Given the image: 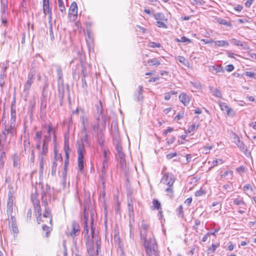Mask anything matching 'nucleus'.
I'll return each mask as SVG.
<instances>
[{
    "mask_svg": "<svg viewBox=\"0 0 256 256\" xmlns=\"http://www.w3.org/2000/svg\"><path fill=\"white\" fill-rule=\"evenodd\" d=\"M148 230H140L142 240H144V246L148 256H159L158 247L155 240L152 238H148Z\"/></svg>",
    "mask_w": 256,
    "mask_h": 256,
    "instance_id": "f257e3e1",
    "label": "nucleus"
},
{
    "mask_svg": "<svg viewBox=\"0 0 256 256\" xmlns=\"http://www.w3.org/2000/svg\"><path fill=\"white\" fill-rule=\"evenodd\" d=\"M84 233L85 236H86L87 237V241L86 242L87 251L90 256H96V252H95L94 246L90 242L95 237L94 230L92 226L93 222L92 220L91 232L90 234H88V216L86 215V214H84Z\"/></svg>",
    "mask_w": 256,
    "mask_h": 256,
    "instance_id": "f03ea898",
    "label": "nucleus"
},
{
    "mask_svg": "<svg viewBox=\"0 0 256 256\" xmlns=\"http://www.w3.org/2000/svg\"><path fill=\"white\" fill-rule=\"evenodd\" d=\"M100 109L98 107V113L100 112V114L92 125L93 130L96 132H102L105 128L106 124V118L102 113L101 102H100Z\"/></svg>",
    "mask_w": 256,
    "mask_h": 256,
    "instance_id": "7ed1b4c3",
    "label": "nucleus"
},
{
    "mask_svg": "<svg viewBox=\"0 0 256 256\" xmlns=\"http://www.w3.org/2000/svg\"><path fill=\"white\" fill-rule=\"evenodd\" d=\"M52 124H50L48 126V134L44 136V138L42 142V150L40 152V156H42L46 155L48 152V144L50 140V134L52 131Z\"/></svg>",
    "mask_w": 256,
    "mask_h": 256,
    "instance_id": "20e7f679",
    "label": "nucleus"
},
{
    "mask_svg": "<svg viewBox=\"0 0 256 256\" xmlns=\"http://www.w3.org/2000/svg\"><path fill=\"white\" fill-rule=\"evenodd\" d=\"M104 155V160L102 161V168L101 170V178L102 179L104 177L105 174L106 172V169L108 166V154L110 152L108 150H107L105 148L102 149Z\"/></svg>",
    "mask_w": 256,
    "mask_h": 256,
    "instance_id": "39448f33",
    "label": "nucleus"
},
{
    "mask_svg": "<svg viewBox=\"0 0 256 256\" xmlns=\"http://www.w3.org/2000/svg\"><path fill=\"white\" fill-rule=\"evenodd\" d=\"M85 151V149L80 146L78 148V166L80 170L82 172L84 170V153Z\"/></svg>",
    "mask_w": 256,
    "mask_h": 256,
    "instance_id": "423d86ee",
    "label": "nucleus"
},
{
    "mask_svg": "<svg viewBox=\"0 0 256 256\" xmlns=\"http://www.w3.org/2000/svg\"><path fill=\"white\" fill-rule=\"evenodd\" d=\"M174 181L175 178L174 175L169 172H166L162 177L160 182L167 186H170V185L174 184Z\"/></svg>",
    "mask_w": 256,
    "mask_h": 256,
    "instance_id": "0eeeda50",
    "label": "nucleus"
},
{
    "mask_svg": "<svg viewBox=\"0 0 256 256\" xmlns=\"http://www.w3.org/2000/svg\"><path fill=\"white\" fill-rule=\"evenodd\" d=\"M80 232L79 224L76 221H73L70 228L68 235L74 239V237L79 234Z\"/></svg>",
    "mask_w": 256,
    "mask_h": 256,
    "instance_id": "6e6552de",
    "label": "nucleus"
},
{
    "mask_svg": "<svg viewBox=\"0 0 256 256\" xmlns=\"http://www.w3.org/2000/svg\"><path fill=\"white\" fill-rule=\"evenodd\" d=\"M35 75L34 71H30L28 74V80L24 86V92H28L30 90L31 86L34 82V79Z\"/></svg>",
    "mask_w": 256,
    "mask_h": 256,
    "instance_id": "1a4fd4ad",
    "label": "nucleus"
},
{
    "mask_svg": "<svg viewBox=\"0 0 256 256\" xmlns=\"http://www.w3.org/2000/svg\"><path fill=\"white\" fill-rule=\"evenodd\" d=\"M15 132V128L10 127V126L8 128H6L4 130L3 134L6 138V144H8L10 142V138L14 136Z\"/></svg>",
    "mask_w": 256,
    "mask_h": 256,
    "instance_id": "9d476101",
    "label": "nucleus"
},
{
    "mask_svg": "<svg viewBox=\"0 0 256 256\" xmlns=\"http://www.w3.org/2000/svg\"><path fill=\"white\" fill-rule=\"evenodd\" d=\"M43 11L45 15L48 14L50 20L52 19V10L50 8L49 0H42Z\"/></svg>",
    "mask_w": 256,
    "mask_h": 256,
    "instance_id": "9b49d317",
    "label": "nucleus"
},
{
    "mask_svg": "<svg viewBox=\"0 0 256 256\" xmlns=\"http://www.w3.org/2000/svg\"><path fill=\"white\" fill-rule=\"evenodd\" d=\"M82 132L84 133V136L81 138L80 141L78 142V146H82L84 148L85 146H90V142L88 139V135L87 134V130L86 131H83Z\"/></svg>",
    "mask_w": 256,
    "mask_h": 256,
    "instance_id": "f8f14e48",
    "label": "nucleus"
},
{
    "mask_svg": "<svg viewBox=\"0 0 256 256\" xmlns=\"http://www.w3.org/2000/svg\"><path fill=\"white\" fill-rule=\"evenodd\" d=\"M219 105L222 110H226L227 115L230 116H234V112L232 109L229 108L226 103L220 102Z\"/></svg>",
    "mask_w": 256,
    "mask_h": 256,
    "instance_id": "ddd939ff",
    "label": "nucleus"
},
{
    "mask_svg": "<svg viewBox=\"0 0 256 256\" xmlns=\"http://www.w3.org/2000/svg\"><path fill=\"white\" fill-rule=\"evenodd\" d=\"M54 67L56 68V72L58 78V82L59 83L60 82L63 84V74L62 66L59 64H56L54 65Z\"/></svg>",
    "mask_w": 256,
    "mask_h": 256,
    "instance_id": "4468645a",
    "label": "nucleus"
},
{
    "mask_svg": "<svg viewBox=\"0 0 256 256\" xmlns=\"http://www.w3.org/2000/svg\"><path fill=\"white\" fill-rule=\"evenodd\" d=\"M179 99L184 106H188L190 100L189 96L184 93L179 96Z\"/></svg>",
    "mask_w": 256,
    "mask_h": 256,
    "instance_id": "2eb2a0df",
    "label": "nucleus"
},
{
    "mask_svg": "<svg viewBox=\"0 0 256 256\" xmlns=\"http://www.w3.org/2000/svg\"><path fill=\"white\" fill-rule=\"evenodd\" d=\"M238 143L236 142V144L240 148V149L244 152H246L248 150L246 146L244 144L243 142L241 141L238 136L235 138Z\"/></svg>",
    "mask_w": 256,
    "mask_h": 256,
    "instance_id": "dca6fc26",
    "label": "nucleus"
},
{
    "mask_svg": "<svg viewBox=\"0 0 256 256\" xmlns=\"http://www.w3.org/2000/svg\"><path fill=\"white\" fill-rule=\"evenodd\" d=\"M165 192L166 195L168 196L170 199H172L174 197V190L173 185L168 186L166 188Z\"/></svg>",
    "mask_w": 256,
    "mask_h": 256,
    "instance_id": "f3484780",
    "label": "nucleus"
},
{
    "mask_svg": "<svg viewBox=\"0 0 256 256\" xmlns=\"http://www.w3.org/2000/svg\"><path fill=\"white\" fill-rule=\"evenodd\" d=\"M46 98L45 96L41 98L40 100V112L42 114L46 113Z\"/></svg>",
    "mask_w": 256,
    "mask_h": 256,
    "instance_id": "a211bd4d",
    "label": "nucleus"
},
{
    "mask_svg": "<svg viewBox=\"0 0 256 256\" xmlns=\"http://www.w3.org/2000/svg\"><path fill=\"white\" fill-rule=\"evenodd\" d=\"M69 10V14H70L73 15L74 16L77 15L78 7L77 4L76 2H72L70 6Z\"/></svg>",
    "mask_w": 256,
    "mask_h": 256,
    "instance_id": "6ab92c4d",
    "label": "nucleus"
},
{
    "mask_svg": "<svg viewBox=\"0 0 256 256\" xmlns=\"http://www.w3.org/2000/svg\"><path fill=\"white\" fill-rule=\"evenodd\" d=\"M80 120L82 124V128L83 131H86L87 126L88 124V120L86 116L84 115L82 116L80 118Z\"/></svg>",
    "mask_w": 256,
    "mask_h": 256,
    "instance_id": "aec40b11",
    "label": "nucleus"
},
{
    "mask_svg": "<svg viewBox=\"0 0 256 256\" xmlns=\"http://www.w3.org/2000/svg\"><path fill=\"white\" fill-rule=\"evenodd\" d=\"M42 138V132H37L36 134V138L35 140L37 142L36 144V148L38 149H40V148L41 146L42 142L41 140Z\"/></svg>",
    "mask_w": 256,
    "mask_h": 256,
    "instance_id": "412c9836",
    "label": "nucleus"
},
{
    "mask_svg": "<svg viewBox=\"0 0 256 256\" xmlns=\"http://www.w3.org/2000/svg\"><path fill=\"white\" fill-rule=\"evenodd\" d=\"M16 113V110L12 108L10 114V127L15 128Z\"/></svg>",
    "mask_w": 256,
    "mask_h": 256,
    "instance_id": "4be33fe9",
    "label": "nucleus"
},
{
    "mask_svg": "<svg viewBox=\"0 0 256 256\" xmlns=\"http://www.w3.org/2000/svg\"><path fill=\"white\" fill-rule=\"evenodd\" d=\"M98 140L99 144L102 147V149L104 148V142H105L104 137L102 132H98Z\"/></svg>",
    "mask_w": 256,
    "mask_h": 256,
    "instance_id": "5701e85b",
    "label": "nucleus"
},
{
    "mask_svg": "<svg viewBox=\"0 0 256 256\" xmlns=\"http://www.w3.org/2000/svg\"><path fill=\"white\" fill-rule=\"evenodd\" d=\"M64 150L66 154V159L64 160V166H68L69 162V147L68 146L65 144L64 147Z\"/></svg>",
    "mask_w": 256,
    "mask_h": 256,
    "instance_id": "b1692460",
    "label": "nucleus"
},
{
    "mask_svg": "<svg viewBox=\"0 0 256 256\" xmlns=\"http://www.w3.org/2000/svg\"><path fill=\"white\" fill-rule=\"evenodd\" d=\"M143 92L142 86H139L138 90L136 92L135 94L136 96V99L137 100H142V93Z\"/></svg>",
    "mask_w": 256,
    "mask_h": 256,
    "instance_id": "393cba45",
    "label": "nucleus"
},
{
    "mask_svg": "<svg viewBox=\"0 0 256 256\" xmlns=\"http://www.w3.org/2000/svg\"><path fill=\"white\" fill-rule=\"evenodd\" d=\"M24 148L26 153L30 152L32 150L30 140L26 138L24 141Z\"/></svg>",
    "mask_w": 256,
    "mask_h": 256,
    "instance_id": "a878e982",
    "label": "nucleus"
},
{
    "mask_svg": "<svg viewBox=\"0 0 256 256\" xmlns=\"http://www.w3.org/2000/svg\"><path fill=\"white\" fill-rule=\"evenodd\" d=\"M210 91L211 94L213 96H214L216 97H218V98L222 97L221 92L217 88H210Z\"/></svg>",
    "mask_w": 256,
    "mask_h": 256,
    "instance_id": "bb28decb",
    "label": "nucleus"
},
{
    "mask_svg": "<svg viewBox=\"0 0 256 256\" xmlns=\"http://www.w3.org/2000/svg\"><path fill=\"white\" fill-rule=\"evenodd\" d=\"M54 162H56V163L57 164L58 162L60 163H62V158L60 154H58L57 150L54 149Z\"/></svg>",
    "mask_w": 256,
    "mask_h": 256,
    "instance_id": "cd10ccee",
    "label": "nucleus"
},
{
    "mask_svg": "<svg viewBox=\"0 0 256 256\" xmlns=\"http://www.w3.org/2000/svg\"><path fill=\"white\" fill-rule=\"evenodd\" d=\"M216 46H218L227 47L229 46V44L226 40H217L214 42Z\"/></svg>",
    "mask_w": 256,
    "mask_h": 256,
    "instance_id": "c85d7f7f",
    "label": "nucleus"
},
{
    "mask_svg": "<svg viewBox=\"0 0 256 256\" xmlns=\"http://www.w3.org/2000/svg\"><path fill=\"white\" fill-rule=\"evenodd\" d=\"M228 176H230V180H232L233 176V172L232 171H226L223 174L220 175V178L223 180L226 178Z\"/></svg>",
    "mask_w": 256,
    "mask_h": 256,
    "instance_id": "c756f323",
    "label": "nucleus"
},
{
    "mask_svg": "<svg viewBox=\"0 0 256 256\" xmlns=\"http://www.w3.org/2000/svg\"><path fill=\"white\" fill-rule=\"evenodd\" d=\"M210 70L212 72H215L216 73L223 72L222 68L220 66H212L210 68Z\"/></svg>",
    "mask_w": 256,
    "mask_h": 256,
    "instance_id": "7c9ffc66",
    "label": "nucleus"
},
{
    "mask_svg": "<svg viewBox=\"0 0 256 256\" xmlns=\"http://www.w3.org/2000/svg\"><path fill=\"white\" fill-rule=\"evenodd\" d=\"M40 159V170L39 172L40 174H43L44 172V157L42 156H39Z\"/></svg>",
    "mask_w": 256,
    "mask_h": 256,
    "instance_id": "2f4dec72",
    "label": "nucleus"
},
{
    "mask_svg": "<svg viewBox=\"0 0 256 256\" xmlns=\"http://www.w3.org/2000/svg\"><path fill=\"white\" fill-rule=\"evenodd\" d=\"M13 164L14 167H16L19 164L20 158L18 154H14L12 157Z\"/></svg>",
    "mask_w": 256,
    "mask_h": 256,
    "instance_id": "473e14b6",
    "label": "nucleus"
},
{
    "mask_svg": "<svg viewBox=\"0 0 256 256\" xmlns=\"http://www.w3.org/2000/svg\"><path fill=\"white\" fill-rule=\"evenodd\" d=\"M217 22H218L220 24H223V25L226 26H231V24L230 22H227L226 20L221 18H218Z\"/></svg>",
    "mask_w": 256,
    "mask_h": 256,
    "instance_id": "72a5a7b5",
    "label": "nucleus"
},
{
    "mask_svg": "<svg viewBox=\"0 0 256 256\" xmlns=\"http://www.w3.org/2000/svg\"><path fill=\"white\" fill-rule=\"evenodd\" d=\"M88 72H87L86 66L82 65L81 70L82 78H86L88 76Z\"/></svg>",
    "mask_w": 256,
    "mask_h": 256,
    "instance_id": "f704fd0d",
    "label": "nucleus"
},
{
    "mask_svg": "<svg viewBox=\"0 0 256 256\" xmlns=\"http://www.w3.org/2000/svg\"><path fill=\"white\" fill-rule=\"evenodd\" d=\"M14 204H7V210L6 212L9 216V215H11L13 212Z\"/></svg>",
    "mask_w": 256,
    "mask_h": 256,
    "instance_id": "c9c22d12",
    "label": "nucleus"
},
{
    "mask_svg": "<svg viewBox=\"0 0 256 256\" xmlns=\"http://www.w3.org/2000/svg\"><path fill=\"white\" fill-rule=\"evenodd\" d=\"M152 204L154 209L158 210L161 209V204L157 200L154 199L152 201Z\"/></svg>",
    "mask_w": 256,
    "mask_h": 256,
    "instance_id": "e433bc0d",
    "label": "nucleus"
},
{
    "mask_svg": "<svg viewBox=\"0 0 256 256\" xmlns=\"http://www.w3.org/2000/svg\"><path fill=\"white\" fill-rule=\"evenodd\" d=\"M8 197L14 196V190L13 186L10 184L8 186Z\"/></svg>",
    "mask_w": 256,
    "mask_h": 256,
    "instance_id": "4c0bfd02",
    "label": "nucleus"
},
{
    "mask_svg": "<svg viewBox=\"0 0 256 256\" xmlns=\"http://www.w3.org/2000/svg\"><path fill=\"white\" fill-rule=\"evenodd\" d=\"M154 18L157 21H162L164 20V16L162 13H157L154 15Z\"/></svg>",
    "mask_w": 256,
    "mask_h": 256,
    "instance_id": "58836bf2",
    "label": "nucleus"
},
{
    "mask_svg": "<svg viewBox=\"0 0 256 256\" xmlns=\"http://www.w3.org/2000/svg\"><path fill=\"white\" fill-rule=\"evenodd\" d=\"M58 7L60 11L62 12H64L66 10V8L62 0H58Z\"/></svg>",
    "mask_w": 256,
    "mask_h": 256,
    "instance_id": "ea45409f",
    "label": "nucleus"
},
{
    "mask_svg": "<svg viewBox=\"0 0 256 256\" xmlns=\"http://www.w3.org/2000/svg\"><path fill=\"white\" fill-rule=\"evenodd\" d=\"M49 33L50 37L51 40L53 41L54 39V34L52 30V24L50 20L49 21Z\"/></svg>",
    "mask_w": 256,
    "mask_h": 256,
    "instance_id": "a19ab883",
    "label": "nucleus"
},
{
    "mask_svg": "<svg viewBox=\"0 0 256 256\" xmlns=\"http://www.w3.org/2000/svg\"><path fill=\"white\" fill-rule=\"evenodd\" d=\"M234 204L236 205H245V202L243 200V199L242 198H234Z\"/></svg>",
    "mask_w": 256,
    "mask_h": 256,
    "instance_id": "79ce46f5",
    "label": "nucleus"
},
{
    "mask_svg": "<svg viewBox=\"0 0 256 256\" xmlns=\"http://www.w3.org/2000/svg\"><path fill=\"white\" fill-rule=\"evenodd\" d=\"M96 256H98L99 254V251L100 250V242L98 240V238H97L96 239Z\"/></svg>",
    "mask_w": 256,
    "mask_h": 256,
    "instance_id": "37998d69",
    "label": "nucleus"
},
{
    "mask_svg": "<svg viewBox=\"0 0 256 256\" xmlns=\"http://www.w3.org/2000/svg\"><path fill=\"white\" fill-rule=\"evenodd\" d=\"M50 186L48 184L46 185V189L44 190V194L42 196H45V197H50Z\"/></svg>",
    "mask_w": 256,
    "mask_h": 256,
    "instance_id": "c03bdc74",
    "label": "nucleus"
},
{
    "mask_svg": "<svg viewBox=\"0 0 256 256\" xmlns=\"http://www.w3.org/2000/svg\"><path fill=\"white\" fill-rule=\"evenodd\" d=\"M34 209L36 212V216H38V217H40L42 213L40 205H36L34 207Z\"/></svg>",
    "mask_w": 256,
    "mask_h": 256,
    "instance_id": "a18cd8bd",
    "label": "nucleus"
},
{
    "mask_svg": "<svg viewBox=\"0 0 256 256\" xmlns=\"http://www.w3.org/2000/svg\"><path fill=\"white\" fill-rule=\"evenodd\" d=\"M128 210L130 213V216L131 217L132 216H134V210L133 205L130 202H128Z\"/></svg>",
    "mask_w": 256,
    "mask_h": 256,
    "instance_id": "49530a36",
    "label": "nucleus"
},
{
    "mask_svg": "<svg viewBox=\"0 0 256 256\" xmlns=\"http://www.w3.org/2000/svg\"><path fill=\"white\" fill-rule=\"evenodd\" d=\"M198 125L195 124H194L192 125H190L188 128V132H189V133H190L192 132H193L194 131H195L196 130L198 129Z\"/></svg>",
    "mask_w": 256,
    "mask_h": 256,
    "instance_id": "de8ad7c7",
    "label": "nucleus"
},
{
    "mask_svg": "<svg viewBox=\"0 0 256 256\" xmlns=\"http://www.w3.org/2000/svg\"><path fill=\"white\" fill-rule=\"evenodd\" d=\"M176 212L178 216L180 218L184 217V211H183V206L182 205H180L178 209L176 210Z\"/></svg>",
    "mask_w": 256,
    "mask_h": 256,
    "instance_id": "09e8293b",
    "label": "nucleus"
},
{
    "mask_svg": "<svg viewBox=\"0 0 256 256\" xmlns=\"http://www.w3.org/2000/svg\"><path fill=\"white\" fill-rule=\"evenodd\" d=\"M58 164L56 163V162H52V170H51V175L54 176H55L56 174V168H57Z\"/></svg>",
    "mask_w": 256,
    "mask_h": 256,
    "instance_id": "8fccbe9b",
    "label": "nucleus"
},
{
    "mask_svg": "<svg viewBox=\"0 0 256 256\" xmlns=\"http://www.w3.org/2000/svg\"><path fill=\"white\" fill-rule=\"evenodd\" d=\"M148 63H151L152 66H158L160 64V61H158L156 58L149 60L148 61Z\"/></svg>",
    "mask_w": 256,
    "mask_h": 256,
    "instance_id": "3c124183",
    "label": "nucleus"
},
{
    "mask_svg": "<svg viewBox=\"0 0 256 256\" xmlns=\"http://www.w3.org/2000/svg\"><path fill=\"white\" fill-rule=\"evenodd\" d=\"M148 224H146L144 220H142L140 227V230H148Z\"/></svg>",
    "mask_w": 256,
    "mask_h": 256,
    "instance_id": "603ef678",
    "label": "nucleus"
},
{
    "mask_svg": "<svg viewBox=\"0 0 256 256\" xmlns=\"http://www.w3.org/2000/svg\"><path fill=\"white\" fill-rule=\"evenodd\" d=\"M42 230L46 232L45 236L47 238L48 237L50 236V228L48 226H47L46 225L44 224L42 226Z\"/></svg>",
    "mask_w": 256,
    "mask_h": 256,
    "instance_id": "864d4df0",
    "label": "nucleus"
},
{
    "mask_svg": "<svg viewBox=\"0 0 256 256\" xmlns=\"http://www.w3.org/2000/svg\"><path fill=\"white\" fill-rule=\"evenodd\" d=\"M250 190L251 192L254 191L253 187L249 184H246L243 187V190L246 192L248 190Z\"/></svg>",
    "mask_w": 256,
    "mask_h": 256,
    "instance_id": "5fc2aeb1",
    "label": "nucleus"
},
{
    "mask_svg": "<svg viewBox=\"0 0 256 256\" xmlns=\"http://www.w3.org/2000/svg\"><path fill=\"white\" fill-rule=\"evenodd\" d=\"M43 216L45 218L51 217L50 210L48 208L46 207L44 212L43 214Z\"/></svg>",
    "mask_w": 256,
    "mask_h": 256,
    "instance_id": "6e6d98bb",
    "label": "nucleus"
},
{
    "mask_svg": "<svg viewBox=\"0 0 256 256\" xmlns=\"http://www.w3.org/2000/svg\"><path fill=\"white\" fill-rule=\"evenodd\" d=\"M232 42L236 45V46H243V42L239 40H238L236 39H235V38H233L232 40Z\"/></svg>",
    "mask_w": 256,
    "mask_h": 256,
    "instance_id": "4d7b16f0",
    "label": "nucleus"
},
{
    "mask_svg": "<svg viewBox=\"0 0 256 256\" xmlns=\"http://www.w3.org/2000/svg\"><path fill=\"white\" fill-rule=\"evenodd\" d=\"M148 46L150 48H160V44L158 43L154 42H150L148 44Z\"/></svg>",
    "mask_w": 256,
    "mask_h": 256,
    "instance_id": "13d9d810",
    "label": "nucleus"
},
{
    "mask_svg": "<svg viewBox=\"0 0 256 256\" xmlns=\"http://www.w3.org/2000/svg\"><path fill=\"white\" fill-rule=\"evenodd\" d=\"M74 243L75 244V248L76 250V252L74 254V256H82L81 255V252H80L79 248L78 247V246L76 244V242L74 240Z\"/></svg>",
    "mask_w": 256,
    "mask_h": 256,
    "instance_id": "bf43d9fd",
    "label": "nucleus"
},
{
    "mask_svg": "<svg viewBox=\"0 0 256 256\" xmlns=\"http://www.w3.org/2000/svg\"><path fill=\"white\" fill-rule=\"evenodd\" d=\"M82 88H84L85 92H86L87 90V84L86 80V78H82Z\"/></svg>",
    "mask_w": 256,
    "mask_h": 256,
    "instance_id": "052dcab7",
    "label": "nucleus"
},
{
    "mask_svg": "<svg viewBox=\"0 0 256 256\" xmlns=\"http://www.w3.org/2000/svg\"><path fill=\"white\" fill-rule=\"evenodd\" d=\"M212 146H204L203 148V152L207 154L210 152V150L212 148Z\"/></svg>",
    "mask_w": 256,
    "mask_h": 256,
    "instance_id": "680f3d73",
    "label": "nucleus"
},
{
    "mask_svg": "<svg viewBox=\"0 0 256 256\" xmlns=\"http://www.w3.org/2000/svg\"><path fill=\"white\" fill-rule=\"evenodd\" d=\"M200 224V221L199 220H196L194 221V224L193 226V229L197 231L198 230V226Z\"/></svg>",
    "mask_w": 256,
    "mask_h": 256,
    "instance_id": "e2e57ef3",
    "label": "nucleus"
},
{
    "mask_svg": "<svg viewBox=\"0 0 256 256\" xmlns=\"http://www.w3.org/2000/svg\"><path fill=\"white\" fill-rule=\"evenodd\" d=\"M12 228L14 234H17L18 232V229L16 224H12Z\"/></svg>",
    "mask_w": 256,
    "mask_h": 256,
    "instance_id": "0e129e2a",
    "label": "nucleus"
},
{
    "mask_svg": "<svg viewBox=\"0 0 256 256\" xmlns=\"http://www.w3.org/2000/svg\"><path fill=\"white\" fill-rule=\"evenodd\" d=\"M222 160H215L212 161V166H218V164H222Z\"/></svg>",
    "mask_w": 256,
    "mask_h": 256,
    "instance_id": "69168bd1",
    "label": "nucleus"
},
{
    "mask_svg": "<svg viewBox=\"0 0 256 256\" xmlns=\"http://www.w3.org/2000/svg\"><path fill=\"white\" fill-rule=\"evenodd\" d=\"M157 26L160 28H167L166 25L162 21H157Z\"/></svg>",
    "mask_w": 256,
    "mask_h": 256,
    "instance_id": "338daca9",
    "label": "nucleus"
},
{
    "mask_svg": "<svg viewBox=\"0 0 256 256\" xmlns=\"http://www.w3.org/2000/svg\"><path fill=\"white\" fill-rule=\"evenodd\" d=\"M245 75L246 76H248L250 78H256L255 77V74L254 72H246L245 73Z\"/></svg>",
    "mask_w": 256,
    "mask_h": 256,
    "instance_id": "774afa93",
    "label": "nucleus"
}]
</instances>
